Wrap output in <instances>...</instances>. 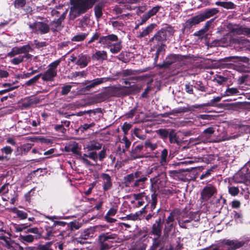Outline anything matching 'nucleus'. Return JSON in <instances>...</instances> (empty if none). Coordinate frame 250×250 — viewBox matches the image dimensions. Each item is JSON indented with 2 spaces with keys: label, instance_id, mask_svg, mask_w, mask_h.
<instances>
[{
  "label": "nucleus",
  "instance_id": "nucleus-37",
  "mask_svg": "<svg viewBox=\"0 0 250 250\" xmlns=\"http://www.w3.org/2000/svg\"><path fill=\"white\" fill-rule=\"evenodd\" d=\"M161 30H163L164 32L165 33L166 37L167 38V36H170L173 35L174 32V30L171 26H167L165 28H162Z\"/></svg>",
  "mask_w": 250,
  "mask_h": 250
},
{
  "label": "nucleus",
  "instance_id": "nucleus-22",
  "mask_svg": "<svg viewBox=\"0 0 250 250\" xmlns=\"http://www.w3.org/2000/svg\"><path fill=\"white\" fill-rule=\"evenodd\" d=\"M156 26V24L155 23L150 24L140 33L139 37L142 38L148 35L150 33L152 32Z\"/></svg>",
  "mask_w": 250,
  "mask_h": 250
},
{
  "label": "nucleus",
  "instance_id": "nucleus-48",
  "mask_svg": "<svg viewBox=\"0 0 250 250\" xmlns=\"http://www.w3.org/2000/svg\"><path fill=\"white\" fill-rule=\"evenodd\" d=\"M150 204L151 209H154L155 208L156 205L157 204V197L156 194L155 193L152 194L151 195V202Z\"/></svg>",
  "mask_w": 250,
  "mask_h": 250
},
{
  "label": "nucleus",
  "instance_id": "nucleus-20",
  "mask_svg": "<svg viewBox=\"0 0 250 250\" xmlns=\"http://www.w3.org/2000/svg\"><path fill=\"white\" fill-rule=\"evenodd\" d=\"M161 231L162 225L160 223V219H159V220L156 221V223L153 225L152 232L153 234L159 237L161 235Z\"/></svg>",
  "mask_w": 250,
  "mask_h": 250
},
{
  "label": "nucleus",
  "instance_id": "nucleus-3",
  "mask_svg": "<svg viewBox=\"0 0 250 250\" xmlns=\"http://www.w3.org/2000/svg\"><path fill=\"white\" fill-rule=\"evenodd\" d=\"M98 42L104 47L109 48L110 52L113 54L118 53L122 48L121 42L119 41L118 37L114 34L101 37Z\"/></svg>",
  "mask_w": 250,
  "mask_h": 250
},
{
  "label": "nucleus",
  "instance_id": "nucleus-61",
  "mask_svg": "<svg viewBox=\"0 0 250 250\" xmlns=\"http://www.w3.org/2000/svg\"><path fill=\"white\" fill-rule=\"evenodd\" d=\"M212 171V169H208V170H207L206 171V172L205 173H203L200 176V179L202 180L206 177H208V176H209L210 175Z\"/></svg>",
  "mask_w": 250,
  "mask_h": 250
},
{
  "label": "nucleus",
  "instance_id": "nucleus-26",
  "mask_svg": "<svg viewBox=\"0 0 250 250\" xmlns=\"http://www.w3.org/2000/svg\"><path fill=\"white\" fill-rule=\"evenodd\" d=\"M106 94L104 92L98 93L93 97L94 102L100 103L104 101L106 99Z\"/></svg>",
  "mask_w": 250,
  "mask_h": 250
},
{
  "label": "nucleus",
  "instance_id": "nucleus-44",
  "mask_svg": "<svg viewBox=\"0 0 250 250\" xmlns=\"http://www.w3.org/2000/svg\"><path fill=\"white\" fill-rule=\"evenodd\" d=\"M56 231L51 228L46 229V233L45 234V239L49 240L52 237L55 236Z\"/></svg>",
  "mask_w": 250,
  "mask_h": 250
},
{
  "label": "nucleus",
  "instance_id": "nucleus-1",
  "mask_svg": "<svg viewBox=\"0 0 250 250\" xmlns=\"http://www.w3.org/2000/svg\"><path fill=\"white\" fill-rule=\"evenodd\" d=\"M147 180L141 171L127 175L124 177V184L126 187H130L134 191H139L145 188V183Z\"/></svg>",
  "mask_w": 250,
  "mask_h": 250
},
{
  "label": "nucleus",
  "instance_id": "nucleus-64",
  "mask_svg": "<svg viewBox=\"0 0 250 250\" xmlns=\"http://www.w3.org/2000/svg\"><path fill=\"white\" fill-rule=\"evenodd\" d=\"M179 225L180 227L185 228V229H189L192 227V225L190 224H187L183 222V221H182L181 220L179 221Z\"/></svg>",
  "mask_w": 250,
  "mask_h": 250
},
{
  "label": "nucleus",
  "instance_id": "nucleus-52",
  "mask_svg": "<svg viewBox=\"0 0 250 250\" xmlns=\"http://www.w3.org/2000/svg\"><path fill=\"white\" fill-rule=\"evenodd\" d=\"M9 184L6 183L4 184L0 188V194H6L9 191Z\"/></svg>",
  "mask_w": 250,
  "mask_h": 250
},
{
  "label": "nucleus",
  "instance_id": "nucleus-54",
  "mask_svg": "<svg viewBox=\"0 0 250 250\" xmlns=\"http://www.w3.org/2000/svg\"><path fill=\"white\" fill-rule=\"evenodd\" d=\"M221 96H218L215 97L213 99H212L208 104V105L213 106L216 103L219 102L221 101Z\"/></svg>",
  "mask_w": 250,
  "mask_h": 250
},
{
  "label": "nucleus",
  "instance_id": "nucleus-47",
  "mask_svg": "<svg viewBox=\"0 0 250 250\" xmlns=\"http://www.w3.org/2000/svg\"><path fill=\"white\" fill-rule=\"evenodd\" d=\"M26 4L25 0H15L14 6L16 8H20L23 7Z\"/></svg>",
  "mask_w": 250,
  "mask_h": 250
},
{
  "label": "nucleus",
  "instance_id": "nucleus-8",
  "mask_svg": "<svg viewBox=\"0 0 250 250\" xmlns=\"http://www.w3.org/2000/svg\"><path fill=\"white\" fill-rule=\"evenodd\" d=\"M165 33L163 30H159L153 37L149 41V43L152 46L151 50H154L158 45L164 44V42L167 40Z\"/></svg>",
  "mask_w": 250,
  "mask_h": 250
},
{
  "label": "nucleus",
  "instance_id": "nucleus-60",
  "mask_svg": "<svg viewBox=\"0 0 250 250\" xmlns=\"http://www.w3.org/2000/svg\"><path fill=\"white\" fill-rule=\"evenodd\" d=\"M134 199L136 200H140L143 199L145 197V194L144 192H141L138 194H135L133 195Z\"/></svg>",
  "mask_w": 250,
  "mask_h": 250
},
{
  "label": "nucleus",
  "instance_id": "nucleus-24",
  "mask_svg": "<svg viewBox=\"0 0 250 250\" xmlns=\"http://www.w3.org/2000/svg\"><path fill=\"white\" fill-rule=\"evenodd\" d=\"M102 147V145L96 141L90 142V144L87 146L88 151H93L99 150Z\"/></svg>",
  "mask_w": 250,
  "mask_h": 250
},
{
  "label": "nucleus",
  "instance_id": "nucleus-53",
  "mask_svg": "<svg viewBox=\"0 0 250 250\" xmlns=\"http://www.w3.org/2000/svg\"><path fill=\"white\" fill-rule=\"evenodd\" d=\"M34 44L36 48H40L46 46V42H40L37 40L34 41Z\"/></svg>",
  "mask_w": 250,
  "mask_h": 250
},
{
  "label": "nucleus",
  "instance_id": "nucleus-6",
  "mask_svg": "<svg viewBox=\"0 0 250 250\" xmlns=\"http://www.w3.org/2000/svg\"><path fill=\"white\" fill-rule=\"evenodd\" d=\"M166 176L164 173L158 174V176L150 179L152 189L155 192L157 190H161L166 185Z\"/></svg>",
  "mask_w": 250,
  "mask_h": 250
},
{
  "label": "nucleus",
  "instance_id": "nucleus-15",
  "mask_svg": "<svg viewBox=\"0 0 250 250\" xmlns=\"http://www.w3.org/2000/svg\"><path fill=\"white\" fill-rule=\"evenodd\" d=\"M222 244L224 245H227L229 250H235L242 247L244 244V242L238 240L225 239L223 240Z\"/></svg>",
  "mask_w": 250,
  "mask_h": 250
},
{
  "label": "nucleus",
  "instance_id": "nucleus-57",
  "mask_svg": "<svg viewBox=\"0 0 250 250\" xmlns=\"http://www.w3.org/2000/svg\"><path fill=\"white\" fill-rule=\"evenodd\" d=\"M1 151L6 154H10L12 153L13 149L11 147L6 146L1 149Z\"/></svg>",
  "mask_w": 250,
  "mask_h": 250
},
{
  "label": "nucleus",
  "instance_id": "nucleus-21",
  "mask_svg": "<svg viewBox=\"0 0 250 250\" xmlns=\"http://www.w3.org/2000/svg\"><path fill=\"white\" fill-rule=\"evenodd\" d=\"M215 4L227 9H232L236 7V5L231 1H216Z\"/></svg>",
  "mask_w": 250,
  "mask_h": 250
},
{
  "label": "nucleus",
  "instance_id": "nucleus-11",
  "mask_svg": "<svg viewBox=\"0 0 250 250\" xmlns=\"http://www.w3.org/2000/svg\"><path fill=\"white\" fill-rule=\"evenodd\" d=\"M217 192V190L215 187L211 185L207 186L203 188L201 192V198L207 201L216 194Z\"/></svg>",
  "mask_w": 250,
  "mask_h": 250
},
{
  "label": "nucleus",
  "instance_id": "nucleus-12",
  "mask_svg": "<svg viewBox=\"0 0 250 250\" xmlns=\"http://www.w3.org/2000/svg\"><path fill=\"white\" fill-rule=\"evenodd\" d=\"M110 79L109 78L105 77V78H98L95 79L91 81H86L84 83H83V84H86L87 83H89L85 87V89L89 90L91 88L95 87V86L100 85L104 83H105L108 81Z\"/></svg>",
  "mask_w": 250,
  "mask_h": 250
},
{
  "label": "nucleus",
  "instance_id": "nucleus-36",
  "mask_svg": "<svg viewBox=\"0 0 250 250\" xmlns=\"http://www.w3.org/2000/svg\"><path fill=\"white\" fill-rule=\"evenodd\" d=\"M144 146L146 148H149L151 151L154 150L158 147L157 144L152 143L149 140H146L145 142Z\"/></svg>",
  "mask_w": 250,
  "mask_h": 250
},
{
  "label": "nucleus",
  "instance_id": "nucleus-42",
  "mask_svg": "<svg viewBox=\"0 0 250 250\" xmlns=\"http://www.w3.org/2000/svg\"><path fill=\"white\" fill-rule=\"evenodd\" d=\"M114 237L112 235H107L104 234L100 235L99 236V240L100 243H104L108 239H114Z\"/></svg>",
  "mask_w": 250,
  "mask_h": 250
},
{
  "label": "nucleus",
  "instance_id": "nucleus-30",
  "mask_svg": "<svg viewBox=\"0 0 250 250\" xmlns=\"http://www.w3.org/2000/svg\"><path fill=\"white\" fill-rule=\"evenodd\" d=\"M20 238L22 241L27 243H32L33 242L35 237L32 235H20Z\"/></svg>",
  "mask_w": 250,
  "mask_h": 250
},
{
  "label": "nucleus",
  "instance_id": "nucleus-34",
  "mask_svg": "<svg viewBox=\"0 0 250 250\" xmlns=\"http://www.w3.org/2000/svg\"><path fill=\"white\" fill-rule=\"evenodd\" d=\"M167 151L166 149L162 150L161 155L160 163L162 165H165L167 163Z\"/></svg>",
  "mask_w": 250,
  "mask_h": 250
},
{
  "label": "nucleus",
  "instance_id": "nucleus-46",
  "mask_svg": "<svg viewBox=\"0 0 250 250\" xmlns=\"http://www.w3.org/2000/svg\"><path fill=\"white\" fill-rule=\"evenodd\" d=\"M229 192L232 196H236L239 192V189L235 187H230L229 188Z\"/></svg>",
  "mask_w": 250,
  "mask_h": 250
},
{
  "label": "nucleus",
  "instance_id": "nucleus-32",
  "mask_svg": "<svg viewBox=\"0 0 250 250\" xmlns=\"http://www.w3.org/2000/svg\"><path fill=\"white\" fill-rule=\"evenodd\" d=\"M79 158L82 161V162L86 166H92L93 164L87 159L88 156L87 153L83 154V155L80 153L79 155Z\"/></svg>",
  "mask_w": 250,
  "mask_h": 250
},
{
  "label": "nucleus",
  "instance_id": "nucleus-59",
  "mask_svg": "<svg viewBox=\"0 0 250 250\" xmlns=\"http://www.w3.org/2000/svg\"><path fill=\"white\" fill-rule=\"evenodd\" d=\"M62 7L59 6V7H56V9H53L51 11V15L53 16H57L58 17L59 15L61 13V12L59 11H58L57 9H59L61 10L62 9Z\"/></svg>",
  "mask_w": 250,
  "mask_h": 250
},
{
  "label": "nucleus",
  "instance_id": "nucleus-25",
  "mask_svg": "<svg viewBox=\"0 0 250 250\" xmlns=\"http://www.w3.org/2000/svg\"><path fill=\"white\" fill-rule=\"evenodd\" d=\"M6 247L8 250H24L22 247L15 242L7 243Z\"/></svg>",
  "mask_w": 250,
  "mask_h": 250
},
{
  "label": "nucleus",
  "instance_id": "nucleus-33",
  "mask_svg": "<svg viewBox=\"0 0 250 250\" xmlns=\"http://www.w3.org/2000/svg\"><path fill=\"white\" fill-rule=\"evenodd\" d=\"M13 211L21 219H24L27 217V213L23 211L18 210L16 208H13Z\"/></svg>",
  "mask_w": 250,
  "mask_h": 250
},
{
  "label": "nucleus",
  "instance_id": "nucleus-5",
  "mask_svg": "<svg viewBox=\"0 0 250 250\" xmlns=\"http://www.w3.org/2000/svg\"><path fill=\"white\" fill-rule=\"evenodd\" d=\"M60 63V60H57L48 65L47 69L43 74H42V79L45 82L53 81L57 75V67Z\"/></svg>",
  "mask_w": 250,
  "mask_h": 250
},
{
  "label": "nucleus",
  "instance_id": "nucleus-49",
  "mask_svg": "<svg viewBox=\"0 0 250 250\" xmlns=\"http://www.w3.org/2000/svg\"><path fill=\"white\" fill-rule=\"evenodd\" d=\"M87 75V72L86 71H82L81 72H75L73 73V76L74 77H81L85 78Z\"/></svg>",
  "mask_w": 250,
  "mask_h": 250
},
{
  "label": "nucleus",
  "instance_id": "nucleus-19",
  "mask_svg": "<svg viewBox=\"0 0 250 250\" xmlns=\"http://www.w3.org/2000/svg\"><path fill=\"white\" fill-rule=\"evenodd\" d=\"M125 88L121 85L114 86L110 88V93L113 96H120L124 94Z\"/></svg>",
  "mask_w": 250,
  "mask_h": 250
},
{
  "label": "nucleus",
  "instance_id": "nucleus-13",
  "mask_svg": "<svg viewBox=\"0 0 250 250\" xmlns=\"http://www.w3.org/2000/svg\"><path fill=\"white\" fill-rule=\"evenodd\" d=\"M161 8L160 6H156L153 7L152 9L149 10L146 13L141 17V21L137 26L138 27L139 25L143 24L145 23L150 18L156 15V14L159 11Z\"/></svg>",
  "mask_w": 250,
  "mask_h": 250
},
{
  "label": "nucleus",
  "instance_id": "nucleus-41",
  "mask_svg": "<svg viewBox=\"0 0 250 250\" xmlns=\"http://www.w3.org/2000/svg\"><path fill=\"white\" fill-rule=\"evenodd\" d=\"M41 75L42 74H39L35 76V77L28 80L27 82H26L25 84L28 86L34 84L38 81V80L41 77Z\"/></svg>",
  "mask_w": 250,
  "mask_h": 250
},
{
  "label": "nucleus",
  "instance_id": "nucleus-14",
  "mask_svg": "<svg viewBox=\"0 0 250 250\" xmlns=\"http://www.w3.org/2000/svg\"><path fill=\"white\" fill-rule=\"evenodd\" d=\"M100 178L103 183V190L105 191L110 189L112 186L111 176L108 174L103 173Z\"/></svg>",
  "mask_w": 250,
  "mask_h": 250
},
{
  "label": "nucleus",
  "instance_id": "nucleus-9",
  "mask_svg": "<svg viewBox=\"0 0 250 250\" xmlns=\"http://www.w3.org/2000/svg\"><path fill=\"white\" fill-rule=\"evenodd\" d=\"M215 131L214 128L212 127H210L205 129L203 133L199 135L196 140L199 141L198 143H204L206 144L208 142H218L222 141V140L219 141H209V139L212 134L214 133ZM224 140H222L224 141Z\"/></svg>",
  "mask_w": 250,
  "mask_h": 250
},
{
  "label": "nucleus",
  "instance_id": "nucleus-43",
  "mask_svg": "<svg viewBox=\"0 0 250 250\" xmlns=\"http://www.w3.org/2000/svg\"><path fill=\"white\" fill-rule=\"evenodd\" d=\"M89 151V152L87 153L88 158L91 159L95 163H97L98 157L97 152L93 151Z\"/></svg>",
  "mask_w": 250,
  "mask_h": 250
},
{
  "label": "nucleus",
  "instance_id": "nucleus-63",
  "mask_svg": "<svg viewBox=\"0 0 250 250\" xmlns=\"http://www.w3.org/2000/svg\"><path fill=\"white\" fill-rule=\"evenodd\" d=\"M55 129L56 131H60L62 133H64L65 129L63 127V125H55Z\"/></svg>",
  "mask_w": 250,
  "mask_h": 250
},
{
  "label": "nucleus",
  "instance_id": "nucleus-55",
  "mask_svg": "<svg viewBox=\"0 0 250 250\" xmlns=\"http://www.w3.org/2000/svg\"><path fill=\"white\" fill-rule=\"evenodd\" d=\"M100 33L98 32L95 33L93 36L91 37V39L88 42V43L90 44L98 40L99 39H100Z\"/></svg>",
  "mask_w": 250,
  "mask_h": 250
},
{
  "label": "nucleus",
  "instance_id": "nucleus-56",
  "mask_svg": "<svg viewBox=\"0 0 250 250\" xmlns=\"http://www.w3.org/2000/svg\"><path fill=\"white\" fill-rule=\"evenodd\" d=\"M131 127V125L129 124H128L127 123H125L123 125L122 129L123 131L124 132L125 134H126L127 133L128 131L130 129Z\"/></svg>",
  "mask_w": 250,
  "mask_h": 250
},
{
  "label": "nucleus",
  "instance_id": "nucleus-10",
  "mask_svg": "<svg viewBox=\"0 0 250 250\" xmlns=\"http://www.w3.org/2000/svg\"><path fill=\"white\" fill-rule=\"evenodd\" d=\"M32 51L33 49L29 44L25 45L21 47H14L12 49L11 51L7 54V56L13 57L18 55L22 54L24 55Z\"/></svg>",
  "mask_w": 250,
  "mask_h": 250
},
{
  "label": "nucleus",
  "instance_id": "nucleus-50",
  "mask_svg": "<svg viewBox=\"0 0 250 250\" xmlns=\"http://www.w3.org/2000/svg\"><path fill=\"white\" fill-rule=\"evenodd\" d=\"M121 143L124 144L125 145V147L126 149H127L129 147V146L131 145V142L129 141V140L127 139V138L125 136L123 138V139L121 141Z\"/></svg>",
  "mask_w": 250,
  "mask_h": 250
},
{
  "label": "nucleus",
  "instance_id": "nucleus-16",
  "mask_svg": "<svg viewBox=\"0 0 250 250\" xmlns=\"http://www.w3.org/2000/svg\"><path fill=\"white\" fill-rule=\"evenodd\" d=\"M90 61V57L85 54H81L78 56L76 64L80 66L81 68L86 66Z\"/></svg>",
  "mask_w": 250,
  "mask_h": 250
},
{
  "label": "nucleus",
  "instance_id": "nucleus-45",
  "mask_svg": "<svg viewBox=\"0 0 250 250\" xmlns=\"http://www.w3.org/2000/svg\"><path fill=\"white\" fill-rule=\"evenodd\" d=\"M27 227V226H25L24 225L21 224V225H16L14 224L13 225V229L15 231L19 232L22 231L23 229H26Z\"/></svg>",
  "mask_w": 250,
  "mask_h": 250
},
{
  "label": "nucleus",
  "instance_id": "nucleus-28",
  "mask_svg": "<svg viewBox=\"0 0 250 250\" xmlns=\"http://www.w3.org/2000/svg\"><path fill=\"white\" fill-rule=\"evenodd\" d=\"M169 142L172 144H178V137H177L176 134L174 130L173 129H171L169 131Z\"/></svg>",
  "mask_w": 250,
  "mask_h": 250
},
{
  "label": "nucleus",
  "instance_id": "nucleus-7",
  "mask_svg": "<svg viewBox=\"0 0 250 250\" xmlns=\"http://www.w3.org/2000/svg\"><path fill=\"white\" fill-rule=\"evenodd\" d=\"M29 27L32 33L37 34H45L49 32V26L45 22L35 21L28 23Z\"/></svg>",
  "mask_w": 250,
  "mask_h": 250
},
{
  "label": "nucleus",
  "instance_id": "nucleus-39",
  "mask_svg": "<svg viewBox=\"0 0 250 250\" xmlns=\"http://www.w3.org/2000/svg\"><path fill=\"white\" fill-rule=\"evenodd\" d=\"M23 62V57L21 54L18 56L14 57L11 60V62L14 64L17 65Z\"/></svg>",
  "mask_w": 250,
  "mask_h": 250
},
{
  "label": "nucleus",
  "instance_id": "nucleus-38",
  "mask_svg": "<svg viewBox=\"0 0 250 250\" xmlns=\"http://www.w3.org/2000/svg\"><path fill=\"white\" fill-rule=\"evenodd\" d=\"M157 133L163 139H166L168 136L169 132L166 129H160L157 131Z\"/></svg>",
  "mask_w": 250,
  "mask_h": 250
},
{
  "label": "nucleus",
  "instance_id": "nucleus-17",
  "mask_svg": "<svg viewBox=\"0 0 250 250\" xmlns=\"http://www.w3.org/2000/svg\"><path fill=\"white\" fill-rule=\"evenodd\" d=\"M107 54L105 51L98 50L92 56V59L93 60L98 61H103L107 60Z\"/></svg>",
  "mask_w": 250,
  "mask_h": 250
},
{
  "label": "nucleus",
  "instance_id": "nucleus-31",
  "mask_svg": "<svg viewBox=\"0 0 250 250\" xmlns=\"http://www.w3.org/2000/svg\"><path fill=\"white\" fill-rule=\"evenodd\" d=\"M90 21V20L89 19L88 17L84 16L83 17L80 21L79 26L80 28H82L83 30L87 26V24L89 23Z\"/></svg>",
  "mask_w": 250,
  "mask_h": 250
},
{
  "label": "nucleus",
  "instance_id": "nucleus-62",
  "mask_svg": "<svg viewBox=\"0 0 250 250\" xmlns=\"http://www.w3.org/2000/svg\"><path fill=\"white\" fill-rule=\"evenodd\" d=\"M164 48H165L164 44H161L160 45H158V46H157V47L156 48L157 49V51H156V58H157L158 57L159 54L161 52L164 50Z\"/></svg>",
  "mask_w": 250,
  "mask_h": 250
},
{
  "label": "nucleus",
  "instance_id": "nucleus-4",
  "mask_svg": "<svg viewBox=\"0 0 250 250\" xmlns=\"http://www.w3.org/2000/svg\"><path fill=\"white\" fill-rule=\"evenodd\" d=\"M218 12L219 10L217 8L208 9L200 14L188 20L184 24L183 29H189L193 26L199 24L200 22L204 21L206 19L215 15Z\"/></svg>",
  "mask_w": 250,
  "mask_h": 250
},
{
  "label": "nucleus",
  "instance_id": "nucleus-51",
  "mask_svg": "<svg viewBox=\"0 0 250 250\" xmlns=\"http://www.w3.org/2000/svg\"><path fill=\"white\" fill-rule=\"evenodd\" d=\"M140 129L135 128L134 129V133L135 135L138 138L141 139V140H145L146 138V136L145 135H140Z\"/></svg>",
  "mask_w": 250,
  "mask_h": 250
},
{
  "label": "nucleus",
  "instance_id": "nucleus-58",
  "mask_svg": "<svg viewBox=\"0 0 250 250\" xmlns=\"http://www.w3.org/2000/svg\"><path fill=\"white\" fill-rule=\"evenodd\" d=\"M71 87V85H66L62 87V95H66L70 91Z\"/></svg>",
  "mask_w": 250,
  "mask_h": 250
},
{
  "label": "nucleus",
  "instance_id": "nucleus-2",
  "mask_svg": "<svg viewBox=\"0 0 250 250\" xmlns=\"http://www.w3.org/2000/svg\"><path fill=\"white\" fill-rule=\"evenodd\" d=\"M97 0H71V6L69 16L74 19L91 8Z\"/></svg>",
  "mask_w": 250,
  "mask_h": 250
},
{
  "label": "nucleus",
  "instance_id": "nucleus-18",
  "mask_svg": "<svg viewBox=\"0 0 250 250\" xmlns=\"http://www.w3.org/2000/svg\"><path fill=\"white\" fill-rule=\"evenodd\" d=\"M66 14V11L63 12L61 16L57 20H55L50 23L51 29L55 31L61 26V23L64 19Z\"/></svg>",
  "mask_w": 250,
  "mask_h": 250
},
{
  "label": "nucleus",
  "instance_id": "nucleus-27",
  "mask_svg": "<svg viewBox=\"0 0 250 250\" xmlns=\"http://www.w3.org/2000/svg\"><path fill=\"white\" fill-rule=\"evenodd\" d=\"M103 5L102 4H98L94 7L95 14L97 18L101 17L103 14Z\"/></svg>",
  "mask_w": 250,
  "mask_h": 250
},
{
  "label": "nucleus",
  "instance_id": "nucleus-23",
  "mask_svg": "<svg viewBox=\"0 0 250 250\" xmlns=\"http://www.w3.org/2000/svg\"><path fill=\"white\" fill-rule=\"evenodd\" d=\"M65 149L66 151H70L76 155L79 156V155H80V148L78 147V144L76 143H74L72 145H70L68 147H65Z\"/></svg>",
  "mask_w": 250,
  "mask_h": 250
},
{
  "label": "nucleus",
  "instance_id": "nucleus-29",
  "mask_svg": "<svg viewBox=\"0 0 250 250\" xmlns=\"http://www.w3.org/2000/svg\"><path fill=\"white\" fill-rule=\"evenodd\" d=\"M239 93L238 90L236 88L231 87L228 88L225 93L224 94V96H230L232 95H234Z\"/></svg>",
  "mask_w": 250,
  "mask_h": 250
},
{
  "label": "nucleus",
  "instance_id": "nucleus-35",
  "mask_svg": "<svg viewBox=\"0 0 250 250\" xmlns=\"http://www.w3.org/2000/svg\"><path fill=\"white\" fill-rule=\"evenodd\" d=\"M88 33H82L78 34L73 37L72 40L75 42H81L83 41L87 36Z\"/></svg>",
  "mask_w": 250,
  "mask_h": 250
},
{
  "label": "nucleus",
  "instance_id": "nucleus-40",
  "mask_svg": "<svg viewBox=\"0 0 250 250\" xmlns=\"http://www.w3.org/2000/svg\"><path fill=\"white\" fill-rule=\"evenodd\" d=\"M118 209V208L117 205H113L107 212L105 215L114 216L117 212Z\"/></svg>",
  "mask_w": 250,
  "mask_h": 250
}]
</instances>
